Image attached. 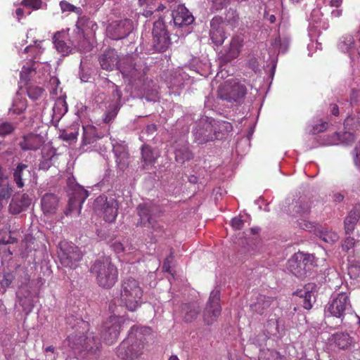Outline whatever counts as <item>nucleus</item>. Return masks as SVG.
<instances>
[{
  "label": "nucleus",
  "mask_w": 360,
  "mask_h": 360,
  "mask_svg": "<svg viewBox=\"0 0 360 360\" xmlns=\"http://www.w3.org/2000/svg\"><path fill=\"white\" fill-rule=\"evenodd\" d=\"M194 134L195 140L199 144H204L214 139H222V136L217 132L214 124L205 119L200 120Z\"/></svg>",
  "instance_id": "nucleus-11"
},
{
  "label": "nucleus",
  "mask_w": 360,
  "mask_h": 360,
  "mask_svg": "<svg viewBox=\"0 0 360 360\" xmlns=\"http://www.w3.org/2000/svg\"><path fill=\"white\" fill-rule=\"evenodd\" d=\"M44 91V89L43 88L37 86L31 85L27 88V94L28 97L33 101L38 100L41 98Z\"/></svg>",
  "instance_id": "nucleus-41"
},
{
  "label": "nucleus",
  "mask_w": 360,
  "mask_h": 360,
  "mask_svg": "<svg viewBox=\"0 0 360 360\" xmlns=\"http://www.w3.org/2000/svg\"><path fill=\"white\" fill-rule=\"evenodd\" d=\"M219 292H212L203 312V320L207 325L212 324L221 314Z\"/></svg>",
  "instance_id": "nucleus-13"
},
{
  "label": "nucleus",
  "mask_w": 360,
  "mask_h": 360,
  "mask_svg": "<svg viewBox=\"0 0 360 360\" xmlns=\"http://www.w3.org/2000/svg\"><path fill=\"white\" fill-rule=\"evenodd\" d=\"M39 63L34 60H30L26 63L22 68L20 73V78L22 82L27 84L31 78H32L37 73Z\"/></svg>",
  "instance_id": "nucleus-24"
},
{
  "label": "nucleus",
  "mask_w": 360,
  "mask_h": 360,
  "mask_svg": "<svg viewBox=\"0 0 360 360\" xmlns=\"http://www.w3.org/2000/svg\"><path fill=\"white\" fill-rule=\"evenodd\" d=\"M118 69L123 77L127 79L129 83H134L141 80L144 72L141 67H138L131 58H124L120 60Z\"/></svg>",
  "instance_id": "nucleus-12"
},
{
  "label": "nucleus",
  "mask_w": 360,
  "mask_h": 360,
  "mask_svg": "<svg viewBox=\"0 0 360 360\" xmlns=\"http://www.w3.org/2000/svg\"><path fill=\"white\" fill-rule=\"evenodd\" d=\"M328 124V122L321 121V123L314 125L310 131L314 134L323 132L326 130Z\"/></svg>",
  "instance_id": "nucleus-54"
},
{
  "label": "nucleus",
  "mask_w": 360,
  "mask_h": 360,
  "mask_svg": "<svg viewBox=\"0 0 360 360\" xmlns=\"http://www.w3.org/2000/svg\"><path fill=\"white\" fill-rule=\"evenodd\" d=\"M354 163L356 166L360 167V141L356 144L354 150Z\"/></svg>",
  "instance_id": "nucleus-58"
},
{
  "label": "nucleus",
  "mask_w": 360,
  "mask_h": 360,
  "mask_svg": "<svg viewBox=\"0 0 360 360\" xmlns=\"http://www.w3.org/2000/svg\"><path fill=\"white\" fill-rule=\"evenodd\" d=\"M9 212L12 214H18L25 210L18 200L13 199L9 205Z\"/></svg>",
  "instance_id": "nucleus-49"
},
{
  "label": "nucleus",
  "mask_w": 360,
  "mask_h": 360,
  "mask_svg": "<svg viewBox=\"0 0 360 360\" xmlns=\"http://www.w3.org/2000/svg\"><path fill=\"white\" fill-rule=\"evenodd\" d=\"M43 4L42 0H22L20 3L21 6L35 11L42 8Z\"/></svg>",
  "instance_id": "nucleus-47"
},
{
  "label": "nucleus",
  "mask_w": 360,
  "mask_h": 360,
  "mask_svg": "<svg viewBox=\"0 0 360 360\" xmlns=\"http://www.w3.org/2000/svg\"><path fill=\"white\" fill-rule=\"evenodd\" d=\"M68 345L75 352L83 351L96 352L101 345L100 342L91 334L85 335L84 333L70 335L67 340Z\"/></svg>",
  "instance_id": "nucleus-6"
},
{
  "label": "nucleus",
  "mask_w": 360,
  "mask_h": 360,
  "mask_svg": "<svg viewBox=\"0 0 360 360\" xmlns=\"http://www.w3.org/2000/svg\"><path fill=\"white\" fill-rule=\"evenodd\" d=\"M316 234L319 235L322 240L328 243H332L338 240V234L328 229H320L319 228Z\"/></svg>",
  "instance_id": "nucleus-36"
},
{
  "label": "nucleus",
  "mask_w": 360,
  "mask_h": 360,
  "mask_svg": "<svg viewBox=\"0 0 360 360\" xmlns=\"http://www.w3.org/2000/svg\"><path fill=\"white\" fill-rule=\"evenodd\" d=\"M87 197L88 192L83 189H80L73 193L68 201L69 212H72L74 210L77 208H79L80 210L82 208V204L84 202Z\"/></svg>",
  "instance_id": "nucleus-25"
},
{
  "label": "nucleus",
  "mask_w": 360,
  "mask_h": 360,
  "mask_svg": "<svg viewBox=\"0 0 360 360\" xmlns=\"http://www.w3.org/2000/svg\"><path fill=\"white\" fill-rule=\"evenodd\" d=\"M355 245V240L352 237H347L346 238L342 244V248L344 251L348 252L349 250L353 248Z\"/></svg>",
  "instance_id": "nucleus-53"
},
{
  "label": "nucleus",
  "mask_w": 360,
  "mask_h": 360,
  "mask_svg": "<svg viewBox=\"0 0 360 360\" xmlns=\"http://www.w3.org/2000/svg\"><path fill=\"white\" fill-rule=\"evenodd\" d=\"M359 219L360 204H356L350 210L344 221L345 231L346 234L349 235L353 233Z\"/></svg>",
  "instance_id": "nucleus-20"
},
{
  "label": "nucleus",
  "mask_w": 360,
  "mask_h": 360,
  "mask_svg": "<svg viewBox=\"0 0 360 360\" xmlns=\"http://www.w3.org/2000/svg\"><path fill=\"white\" fill-rule=\"evenodd\" d=\"M354 140L355 137L352 133L348 131L340 133V144L350 145Z\"/></svg>",
  "instance_id": "nucleus-52"
},
{
  "label": "nucleus",
  "mask_w": 360,
  "mask_h": 360,
  "mask_svg": "<svg viewBox=\"0 0 360 360\" xmlns=\"http://www.w3.org/2000/svg\"><path fill=\"white\" fill-rule=\"evenodd\" d=\"M330 112L335 116L339 115V108L336 104H330Z\"/></svg>",
  "instance_id": "nucleus-64"
},
{
  "label": "nucleus",
  "mask_w": 360,
  "mask_h": 360,
  "mask_svg": "<svg viewBox=\"0 0 360 360\" xmlns=\"http://www.w3.org/2000/svg\"><path fill=\"white\" fill-rule=\"evenodd\" d=\"M84 24H78V23H76L75 24V26H74V31L75 30H77L78 31V34H79V38H82V37H84V31H83V25Z\"/></svg>",
  "instance_id": "nucleus-62"
},
{
  "label": "nucleus",
  "mask_w": 360,
  "mask_h": 360,
  "mask_svg": "<svg viewBox=\"0 0 360 360\" xmlns=\"http://www.w3.org/2000/svg\"><path fill=\"white\" fill-rule=\"evenodd\" d=\"M60 6L63 12H72L76 13L78 16L82 14V10L80 7L75 6L66 1H61L60 2Z\"/></svg>",
  "instance_id": "nucleus-43"
},
{
  "label": "nucleus",
  "mask_w": 360,
  "mask_h": 360,
  "mask_svg": "<svg viewBox=\"0 0 360 360\" xmlns=\"http://www.w3.org/2000/svg\"><path fill=\"white\" fill-rule=\"evenodd\" d=\"M172 253H171L170 256L165 259V260L163 262L162 268L165 271H169L170 269V262L172 259Z\"/></svg>",
  "instance_id": "nucleus-61"
},
{
  "label": "nucleus",
  "mask_w": 360,
  "mask_h": 360,
  "mask_svg": "<svg viewBox=\"0 0 360 360\" xmlns=\"http://www.w3.org/2000/svg\"><path fill=\"white\" fill-rule=\"evenodd\" d=\"M298 226L300 229L309 231V232H314L316 233L318 230V224L311 222L310 221L306 220L304 219H300L298 220Z\"/></svg>",
  "instance_id": "nucleus-42"
},
{
  "label": "nucleus",
  "mask_w": 360,
  "mask_h": 360,
  "mask_svg": "<svg viewBox=\"0 0 360 360\" xmlns=\"http://www.w3.org/2000/svg\"><path fill=\"white\" fill-rule=\"evenodd\" d=\"M28 165L23 163H19L13 172V180L18 188H21L24 186V175L25 172L30 173L27 169Z\"/></svg>",
  "instance_id": "nucleus-33"
},
{
  "label": "nucleus",
  "mask_w": 360,
  "mask_h": 360,
  "mask_svg": "<svg viewBox=\"0 0 360 360\" xmlns=\"http://www.w3.org/2000/svg\"><path fill=\"white\" fill-rule=\"evenodd\" d=\"M100 136H98L97 130L92 125L83 127L82 145H89L94 143Z\"/></svg>",
  "instance_id": "nucleus-30"
},
{
  "label": "nucleus",
  "mask_w": 360,
  "mask_h": 360,
  "mask_svg": "<svg viewBox=\"0 0 360 360\" xmlns=\"http://www.w3.org/2000/svg\"><path fill=\"white\" fill-rule=\"evenodd\" d=\"M99 63L102 69L112 71L115 68L118 69L120 61L118 55L113 49H108L100 56Z\"/></svg>",
  "instance_id": "nucleus-16"
},
{
  "label": "nucleus",
  "mask_w": 360,
  "mask_h": 360,
  "mask_svg": "<svg viewBox=\"0 0 360 360\" xmlns=\"http://www.w3.org/2000/svg\"><path fill=\"white\" fill-rule=\"evenodd\" d=\"M259 360H281V355L275 349H263L259 352Z\"/></svg>",
  "instance_id": "nucleus-40"
},
{
  "label": "nucleus",
  "mask_w": 360,
  "mask_h": 360,
  "mask_svg": "<svg viewBox=\"0 0 360 360\" xmlns=\"http://www.w3.org/2000/svg\"><path fill=\"white\" fill-rule=\"evenodd\" d=\"M15 127L11 122H4L0 124V136L4 137L13 132Z\"/></svg>",
  "instance_id": "nucleus-48"
},
{
  "label": "nucleus",
  "mask_w": 360,
  "mask_h": 360,
  "mask_svg": "<svg viewBox=\"0 0 360 360\" xmlns=\"http://www.w3.org/2000/svg\"><path fill=\"white\" fill-rule=\"evenodd\" d=\"M89 271L95 277L96 284L103 289H111L118 281V269L108 257L96 259Z\"/></svg>",
  "instance_id": "nucleus-2"
},
{
  "label": "nucleus",
  "mask_w": 360,
  "mask_h": 360,
  "mask_svg": "<svg viewBox=\"0 0 360 360\" xmlns=\"http://www.w3.org/2000/svg\"><path fill=\"white\" fill-rule=\"evenodd\" d=\"M113 85L115 86V89L112 93V96L115 99V101L113 104H121L122 93L117 85H115V84H113Z\"/></svg>",
  "instance_id": "nucleus-56"
},
{
  "label": "nucleus",
  "mask_w": 360,
  "mask_h": 360,
  "mask_svg": "<svg viewBox=\"0 0 360 360\" xmlns=\"http://www.w3.org/2000/svg\"><path fill=\"white\" fill-rule=\"evenodd\" d=\"M153 48L157 52L165 51L170 45V38L165 24H153Z\"/></svg>",
  "instance_id": "nucleus-14"
},
{
  "label": "nucleus",
  "mask_w": 360,
  "mask_h": 360,
  "mask_svg": "<svg viewBox=\"0 0 360 360\" xmlns=\"http://www.w3.org/2000/svg\"><path fill=\"white\" fill-rule=\"evenodd\" d=\"M297 294L300 298V302L302 304V307L307 310L311 309V297L313 296L312 292L300 290V292H297Z\"/></svg>",
  "instance_id": "nucleus-39"
},
{
  "label": "nucleus",
  "mask_w": 360,
  "mask_h": 360,
  "mask_svg": "<svg viewBox=\"0 0 360 360\" xmlns=\"http://www.w3.org/2000/svg\"><path fill=\"white\" fill-rule=\"evenodd\" d=\"M25 9L22 8H18L15 10V15L18 20H20L22 17L25 15Z\"/></svg>",
  "instance_id": "nucleus-63"
},
{
  "label": "nucleus",
  "mask_w": 360,
  "mask_h": 360,
  "mask_svg": "<svg viewBox=\"0 0 360 360\" xmlns=\"http://www.w3.org/2000/svg\"><path fill=\"white\" fill-rule=\"evenodd\" d=\"M311 212V201L309 200H299L295 202L292 208L293 215L303 217L309 214Z\"/></svg>",
  "instance_id": "nucleus-29"
},
{
  "label": "nucleus",
  "mask_w": 360,
  "mask_h": 360,
  "mask_svg": "<svg viewBox=\"0 0 360 360\" xmlns=\"http://www.w3.org/2000/svg\"><path fill=\"white\" fill-rule=\"evenodd\" d=\"M340 133L335 132L331 135L325 136L322 139V143L326 146L338 145L340 144Z\"/></svg>",
  "instance_id": "nucleus-44"
},
{
  "label": "nucleus",
  "mask_w": 360,
  "mask_h": 360,
  "mask_svg": "<svg viewBox=\"0 0 360 360\" xmlns=\"http://www.w3.org/2000/svg\"><path fill=\"white\" fill-rule=\"evenodd\" d=\"M132 24H109L106 28L108 35L114 40L125 38L131 32Z\"/></svg>",
  "instance_id": "nucleus-18"
},
{
  "label": "nucleus",
  "mask_w": 360,
  "mask_h": 360,
  "mask_svg": "<svg viewBox=\"0 0 360 360\" xmlns=\"http://www.w3.org/2000/svg\"><path fill=\"white\" fill-rule=\"evenodd\" d=\"M119 208L118 201L112 197L108 198L102 195L96 198L94 202V209L96 212L101 214L106 222L115 221Z\"/></svg>",
  "instance_id": "nucleus-7"
},
{
  "label": "nucleus",
  "mask_w": 360,
  "mask_h": 360,
  "mask_svg": "<svg viewBox=\"0 0 360 360\" xmlns=\"http://www.w3.org/2000/svg\"><path fill=\"white\" fill-rule=\"evenodd\" d=\"M110 246L116 253H120L124 250L123 244L119 241H115Z\"/></svg>",
  "instance_id": "nucleus-60"
},
{
  "label": "nucleus",
  "mask_w": 360,
  "mask_h": 360,
  "mask_svg": "<svg viewBox=\"0 0 360 360\" xmlns=\"http://www.w3.org/2000/svg\"><path fill=\"white\" fill-rule=\"evenodd\" d=\"M116 158V162L119 168L122 170L125 169L129 163V153L125 147L122 146H116L114 150Z\"/></svg>",
  "instance_id": "nucleus-26"
},
{
  "label": "nucleus",
  "mask_w": 360,
  "mask_h": 360,
  "mask_svg": "<svg viewBox=\"0 0 360 360\" xmlns=\"http://www.w3.org/2000/svg\"><path fill=\"white\" fill-rule=\"evenodd\" d=\"M137 214L139 217L136 223V226H147L153 229L154 231H161L162 227L156 224V222L151 217V206L146 203L138 205Z\"/></svg>",
  "instance_id": "nucleus-15"
},
{
  "label": "nucleus",
  "mask_w": 360,
  "mask_h": 360,
  "mask_svg": "<svg viewBox=\"0 0 360 360\" xmlns=\"http://www.w3.org/2000/svg\"><path fill=\"white\" fill-rule=\"evenodd\" d=\"M174 22H193L194 17L184 6L179 5L172 13Z\"/></svg>",
  "instance_id": "nucleus-23"
},
{
  "label": "nucleus",
  "mask_w": 360,
  "mask_h": 360,
  "mask_svg": "<svg viewBox=\"0 0 360 360\" xmlns=\"http://www.w3.org/2000/svg\"><path fill=\"white\" fill-rule=\"evenodd\" d=\"M274 300L272 297L259 295L257 298V302L251 305V308L255 312L262 315L269 308Z\"/></svg>",
  "instance_id": "nucleus-27"
},
{
  "label": "nucleus",
  "mask_w": 360,
  "mask_h": 360,
  "mask_svg": "<svg viewBox=\"0 0 360 360\" xmlns=\"http://www.w3.org/2000/svg\"><path fill=\"white\" fill-rule=\"evenodd\" d=\"M146 328H131L129 335L117 348V355L124 360L138 359L143 352L146 343Z\"/></svg>",
  "instance_id": "nucleus-1"
},
{
  "label": "nucleus",
  "mask_w": 360,
  "mask_h": 360,
  "mask_svg": "<svg viewBox=\"0 0 360 360\" xmlns=\"http://www.w3.org/2000/svg\"><path fill=\"white\" fill-rule=\"evenodd\" d=\"M354 39L353 37L349 35L347 37H342L340 41V45L341 49L345 50H349L354 47Z\"/></svg>",
  "instance_id": "nucleus-51"
},
{
  "label": "nucleus",
  "mask_w": 360,
  "mask_h": 360,
  "mask_svg": "<svg viewBox=\"0 0 360 360\" xmlns=\"http://www.w3.org/2000/svg\"><path fill=\"white\" fill-rule=\"evenodd\" d=\"M181 309L184 320L188 323L193 321L200 311V305L197 302L183 304Z\"/></svg>",
  "instance_id": "nucleus-22"
},
{
  "label": "nucleus",
  "mask_w": 360,
  "mask_h": 360,
  "mask_svg": "<svg viewBox=\"0 0 360 360\" xmlns=\"http://www.w3.org/2000/svg\"><path fill=\"white\" fill-rule=\"evenodd\" d=\"M18 200L25 210L30 205L32 201L31 198L26 193L22 194L20 199Z\"/></svg>",
  "instance_id": "nucleus-59"
},
{
  "label": "nucleus",
  "mask_w": 360,
  "mask_h": 360,
  "mask_svg": "<svg viewBox=\"0 0 360 360\" xmlns=\"http://www.w3.org/2000/svg\"><path fill=\"white\" fill-rule=\"evenodd\" d=\"M232 129L233 127L230 122L221 121L218 124V130H217V132L219 133L220 136H222V139H224Z\"/></svg>",
  "instance_id": "nucleus-46"
},
{
  "label": "nucleus",
  "mask_w": 360,
  "mask_h": 360,
  "mask_svg": "<svg viewBox=\"0 0 360 360\" xmlns=\"http://www.w3.org/2000/svg\"><path fill=\"white\" fill-rule=\"evenodd\" d=\"M332 340L341 349H347L352 344V338L347 333H337L333 335Z\"/></svg>",
  "instance_id": "nucleus-31"
},
{
  "label": "nucleus",
  "mask_w": 360,
  "mask_h": 360,
  "mask_svg": "<svg viewBox=\"0 0 360 360\" xmlns=\"http://www.w3.org/2000/svg\"><path fill=\"white\" fill-rule=\"evenodd\" d=\"M41 204L44 214H54L57 210L58 199L53 193H46L41 198Z\"/></svg>",
  "instance_id": "nucleus-21"
},
{
  "label": "nucleus",
  "mask_w": 360,
  "mask_h": 360,
  "mask_svg": "<svg viewBox=\"0 0 360 360\" xmlns=\"http://www.w3.org/2000/svg\"><path fill=\"white\" fill-rule=\"evenodd\" d=\"M247 94L246 86L238 80H228L219 86L217 96L236 105L241 104Z\"/></svg>",
  "instance_id": "nucleus-4"
},
{
  "label": "nucleus",
  "mask_w": 360,
  "mask_h": 360,
  "mask_svg": "<svg viewBox=\"0 0 360 360\" xmlns=\"http://www.w3.org/2000/svg\"><path fill=\"white\" fill-rule=\"evenodd\" d=\"M211 29L210 32V39L212 42L217 45L223 44L226 39V34L224 31V24H210Z\"/></svg>",
  "instance_id": "nucleus-28"
},
{
  "label": "nucleus",
  "mask_w": 360,
  "mask_h": 360,
  "mask_svg": "<svg viewBox=\"0 0 360 360\" xmlns=\"http://www.w3.org/2000/svg\"><path fill=\"white\" fill-rule=\"evenodd\" d=\"M216 10H221L229 4V0H210Z\"/></svg>",
  "instance_id": "nucleus-55"
},
{
  "label": "nucleus",
  "mask_w": 360,
  "mask_h": 360,
  "mask_svg": "<svg viewBox=\"0 0 360 360\" xmlns=\"http://www.w3.org/2000/svg\"><path fill=\"white\" fill-rule=\"evenodd\" d=\"M27 101L25 99H20L15 101L12 108L10 109L14 114H21L27 109Z\"/></svg>",
  "instance_id": "nucleus-45"
},
{
  "label": "nucleus",
  "mask_w": 360,
  "mask_h": 360,
  "mask_svg": "<svg viewBox=\"0 0 360 360\" xmlns=\"http://www.w3.org/2000/svg\"><path fill=\"white\" fill-rule=\"evenodd\" d=\"M43 144V138L40 135L33 133L23 136L19 143V146L22 150H37Z\"/></svg>",
  "instance_id": "nucleus-17"
},
{
  "label": "nucleus",
  "mask_w": 360,
  "mask_h": 360,
  "mask_svg": "<svg viewBox=\"0 0 360 360\" xmlns=\"http://www.w3.org/2000/svg\"><path fill=\"white\" fill-rule=\"evenodd\" d=\"M143 169H148L149 166L153 165L160 157L158 151L148 144H143L141 148Z\"/></svg>",
  "instance_id": "nucleus-19"
},
{
  "label": "nucleus",
  "mask_w": 360,
  "mask_h": 360,
  "mask_svg": "<svg viewBox=\"0 0 360 360\" xmlns=\"http://www.w3.org/2000/svg\"><path fill=\"white\" fill-rule=\"evenodd\" d=\"M243 39L239 37L236 36L232 38L230 47L228 52V56L233 59L236 58L240 52V49L243 46Z\"/></svg>",
  "instance_id": "nucleus-34"
},
{
  "label": "nucleus",
  "mask_w": 360,
  "mask_h": 360,
  "mask_svg": "<svg viewBox=\"0 0 360 360\" xmlns=\"http://www.w3.org/2000/svg\"><path fill=\"white\" fill-rule=\"evenodd\" d=\"M139 2L141 5L146 4L148 8L143 11L142 15L146 18L150 16L153 13V10L156 7L153 0H139Z\"/></svg>",
  "instance_id": "nucleus-50"
},
{
  "label": "nucleus",
  "mask_w": 360,
  "mask_h": 360,
  "mask_svg": "<svg viewBox=\"0 0 360 360\" xmlns=\"http://www.w3.org/2000/svg\"><path fill=\"white\" fill-rule=\"evenodd\" d=\"M352 307L347 292H340L326 307V316L335 317L339 319L340 325L345 315L352 311Z\"/></svg>",
  "instance_id": "nucleus-5"
},
{
  "label": "nucleus",
  "mask_w": 360,
  "mask_h": 360,
  "mask_svg": "<svg viewBox=\"0 0 360 360\" xmlns=\"http://www.w3.org/2000/svg\"><path fill=\"white\" fill-rule=\"evenodd\" d=\"M124 319L120 316H110L102 325L101 337L105 344L110 345L117 342Z\"/></svg>",
  "instance_id": "nucleus-9"
},
{
  "label": "nucleus",
  "mask_w": 360,
  "mask_h": 360,
  "mask_svg": "<svg viewBox=\"0 0 360 360\" xmlns=\"http://www.w3.org/2000/svg\"><path fill=\"white\" fill-rule=\"evenodd\" d=\"M143 290L138 280L129 276L124 278L120 284V304L130 311H135L141 307Z\"/></svg>",
  "instance_id": "nucleus-3"
},
{
  "label": "nucleus",
  "mask_w": 360,
  "mask_h": 360,
  "mask_svg": "<svg viewBox=\"0 0 360 360\" xmlns=\"http://www.w3.org/2000/svg\"><path fill=\"white\" fill-rule=\"evenodd\" d=\"M193 158V153L190 150L188 145L185 144L176 148L175 160L180 164H184Z\"/></svg>",
  "instance_id": "nucleus-32"
},
{
  "label": "nucleus",
  "mask_w": 360,
  "mask_h": 360,
  "mask_svg": "<svg viewBox=\"0 0 360 360\" xmlns=\"http://www.w3.org/2000/svg\"><path fill=\"white\" fill-rule=\"evenodd\" d=\"M60 33L55 34L53 37L54 46L58 52L61 53L63 56H67L71 53V48L64 40L60 39Z\"/></svg>",
  "instance_id": "nucleus-37"
},
{
  "label": "nucleus",
  "mask_w": 360,
  "mask_h": 360,
  "mask_svg": "<svg viewBox=\"0 0 360 360\" xmlns=\"http://www.w3.org/2000/svg\"><path fill=\"white\" fill-rule=\"evenodd\" d=\"M314 259L313 255L298 252L288 260L287 268L296 277L302 278L307 276L308 268L312 265Z\"/></svg>",
  "instance_id": "nucleus-8"
},
{
  "label": "nucleus",
  "mask_w": 360,
  "mask_h": 360,
  "mask_svg": "<svg viewBox=\"0 0 360 360\" xmlns=\"http://www.w3.org/2000/svg\"><path fill=\"white\" fill-rule=\"evenodd\" d=\"M266 328L268 333L271 335H282L284 332V326H280L278 319H269L267 321Z\"/></svg>",
  "instance_id": "nucleus-35"
},
{
  "label": "nucleus",
  "mask_w": 360,
  "mask_h": 360,
  "mask_svg": "<svg viewBox=\"0 0 360 360\" xmlns=\"http://www.w3.org/2000/svg\"><path fill=\"white\" fill-rule=\"evenodd\" d=\"M59 247L58 257L61 264L64 266L75 269L82 258V253L79 248L67 241L60 242Z\"/></svg>",
  "instance_id": "nucleus-10"
},
{
  "label": "nucleus",
  "mask_w": 360,
  "mask_h": 360,
  "mask_svg": "<svg viewBox=\"0 0 360 360\" xmlns=\"http://www.w3.org/2000/svg\"><path fill=\"white\" fill-rule=\"evenodd\" d=\"M121 108V104H112L109 106V109L105 112L103 117V121L105 124L111 122L117 115Z\"/></svg>",
  "instance_id": "nucleus-38"
},
{
  "label": "nucleus",
  "mask_w": 360,
  "mask_h": 360,
  "mask_svg": "<svg viewBox=\"0 0 360 360\" xmlns=\"http://www.w3.org/2000/svg\"><path fill=\"white\" fill-rule=\"evenodd\" d=\"M231 226L236 230H240L244 226V221L240 217H236L231 220Z\"/></svg>",
  "instance_id": "nucleus-57"
}]
</instances>
